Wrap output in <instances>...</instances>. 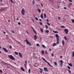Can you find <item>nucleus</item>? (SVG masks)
Wrapping results in <instances>:
<instances>
[{"instance_id": "c756f323", "label": "nucleus", "mask_w": 74, "mask_h": 74, "mask_svg": "<svg viewBox=\"0 0 74 74\" xmlns=\"http://www.w3.org/2000/svg\"><path fill=\"white\" fill-rule=\"evenodd\" d=\"M68 72H69V73H70V74H71V71H70V70H68Z\"/></svg>"}, {"instance_id": "7ed1b4c3", "label": "nucleus", "mask_w": 74, "mask_h": 74, "mask_svg": "<svg viewBox=\"0 0 74 74\" xmlns=\"http://www.w3.org/2000/svg\"><path fill=\"white\" fill-rule=\"evenodd\" d=\"M42 59H43V60H44V61H45V62L46 63H47V64H48V65L49 66H50V67L52 66L51 65V64H50V63H49V62H47V60H45V59L44 58L42 57Z\"/></svg>"}, {"instance_id": "a18cd8bd", "label": "nucleus", "mask_w": 74, "mask_h": 74, "mask_svg": "<svg viewBox=\"0 0 74 74\" xmlns=\"http://www.w3.org/2000/svg\"><path fill=\"white\" fill-rule=\"evenodd\" d=\"M73 3H69V5H72Z\"/></svg>"}, {"instance_id": "37998d69", "label": "nucleus", "mask_w": 74, "mask_h": 74, "mask_svg": "<svg viewBox=\"0 0 74 74\" xmlns=\"http://www.w3.org/2000/svg\"><path fill=\"white\" fill-rule=\"evenodd\" d=\"M4 9V10L3 11H6V10H7V9L6 8H3Z\"/></svg>"}, {"instance_id": "c03bdc74", "label": "nucleus", "mask_w": 74, "mask_h": 74, "mask_svg": "<svg viewBox=\"0 0 74 74\" xmlns=\"http://www.w3.org/2000/svg\"><path fill=\"white\" fill-rule=\"evenodd\" d=\"M24 65L25 67V69H27V67L26 66V64H24Z\"/></svg>"}, {"instance_id": "603ef678", "label": "nucleus", "mask_w": 74, "mask_h": 74, "mask_svg": "<svg viewBox=\"0 0 74 74\" xmlns=\"http://www.w3.org/2000/svg\"><path fill=\"white\" fill-rule=\"evenodd\" d=\"M32 3L33 4H34L35 3V2H34V1H32Z\"/></svg>"}, {"instance_id": "864d4df0", "label": "nucleus", "mask_w": 74, "mask_h": 74, "mask_svg": "<svg viewBox=\"0 0 74 74\" xmlns=\"http://www.w3.org/2000/svg\"><path fill=\"white\" fill-rule=\"evenodd\" d=\"M72 22L73 23H74V20H72Z\"/></svg>"}, {"instance_id": "bb28decb", "label": "nucleus", "mask_w": 74, "mask_h": 74, "mask_svg": "<svg viewBox=\"0 0 74 74\" xmlns=\"http://www.w3.org/2000/svg\"><path fill=\"white\" fill-rule=\"evenodd\" d=\"M33 31L36 34H37V32H36V31H35V30H34Z\"/></svg>"}, {"instance_id": "c85d7f7f", "label": "nucleus", "mask_w": 74, "mask_h": 74, "mask_svg": "<svg viewBox=\"0 0 74 74\" xmlns=\"http://www.w3.org/2000/svg\"><path fill=\"white\" fill-rule=\"evenodd\" d=\"M44 16L45 18H46V16H47V15L45 14V13L44 14Z\"/></svg>"}, {"instance_id": "4be33fe9", "label": "nucleus", "mask_w": 74, "mask_h": 74, "mask_svg": "<svg viewBox=\"0 0 74 74\" xmlns=\"http://www.w3.org/2000/svg\"><path fill=\"white\" fill-rule=\"evenodd\" d=\"M68 64L69 65V66H71V67H73V65H72V64L71 63H68Z\"/></svg>"}, {"instance_id": "ddd939ff", "label": "nucleus", "mask_w": 74, "mask_h": 74, "mask_svg": "<svg viewBox=\"0 0 74 74\" xmlns=\"http://www.w3.org/2000/svg\"><path fill=\"white\" fill-rule=\"evenodd\" d=\"M57 42H56V43L57 45H58L59 44V39H57Z\"/></svg>"}, {"instance_id": "3c124183", "label": "nucleus", "mask_w": 74, "mask_h": 74, "mask_svg": "<svg viewBox=\"0 0 74 74\" xmlns=\"http://www.w3.org/2000/svg\"><path fill=\"white\" fill-rule=\"evenodd\" d=\"M10 48V49H12V46H10V47H9Z\"/></svg>"}, {"instance_id": "6ab92c4d", "label": "nucleus", "mask_w": 74, "mask_h": 74, "mask_svg": "<svg viewBox=\"0 0 74 74\" xmlns=\"http://www.w3.org/2000/svg\"><path fill=\"white\" fill-rule=\"evenodd\" d=\"M56 43H53V44L52 45L53 47H55V46H56Z\"/></svg>"}, {"instance_id": "c9c22d12", "label": "nucleus", "mask_w": 74, "mask_h": 74, "mask_svg": "<svg viewBox=\"0 0 74 74\" xmlns=\"http://www.w3.org/2000/svg\"><path fill=\"white\" fill-rule=\"evenodd\" d=\"M54 64H55V65H56H56H57V63H56V62H54Z\"/></svg>"}, {"instance_id": "0e129e2a", "label": "nucleus", "mask_w": 74, "mask_h": 74, "mask_svg": "<svg viewBox=\"0 0 74 74\" xmlns=\"http://www.w3.org/2000/svg\"><path fill=\"white\" fill-rule=\"evenodd\" d=\"M39 20L41 22V21H42V20H41V19H39Z\"/></svg>"}, {"instance_id": "a19ab883", "label": "nucleus", "mask_w": 74, "mask_h": 74, "mask_svg": "<svg viewBox=\"0 0 74 74\" xmlns=\"http://www.w3.org/2000/svg\"><path fill=\"white\" fill-rule=\"evenodd\" d=\"M51 56L52 57H53L54 56V55H53V54L52 53L51 54Z\"/></svg>"}, {"instance_id": "473e14b6", "label": "nucleus", "mask_w": 74, "mask_h": 74, "mask_svg": "<svg viewBox=\"0 0 74 74\" xmlns=\"http://www.w3.org/2000/svg\"><path fill=\"white\" fill-rule=\"evenodd\" d=\"M64 39L65 40H67V38L66 37V36H64Z\"/></svg>"}, {"instance_id": "393cba45", "label": "nucleus", "mask_w": 74, "mask_h": 74, "mask_svg": "<svg viewBox=\"0 0 74 74\" xmlns=\"http://www.w3.org/2000/svg\"><path fill=\"white\" fill-rule=\"evenodd\" d=\"M40 31L42 32V33H43V29H42V28H41L40 29Z\"/></svg>"}, {"instance_id": "de8ad7c7", "label": "nucleus", "mask_w": 74, "mask_h": 74, "mask_svg": "<svg viewBox=\"0 0 74 74\" xmlns=\"http://www.w3.org/2000/svg\"><path fill=\"white\" fill-rule=\"evenodd\" d=\"M36 45L37 46H38V47H39V46H40V45H39L38 44H37Z\"/></svg>"}, {"instance_id": "a211bd4d", "label": "nucleus", "mask_w": 74, "mask_h": 74, "mask_svg": "<svg viewBox=\"0 0 74 74\" xmlns=\"http://www.w3.org/2000/svg\"><path fill=\"white\" fill-rule=\"evenodd\" d=\"M39 70H41V71H40V73H41V74L42 73V71H43L42 69L40 68L39 69Z\"/></svg>"}, {"instance_id": "5701e85b", "label": "nucleus", "mask_w": 74, "mask_h": 74, "mask_svg": "<svg viewBox=\"0 0 74 74\" xmlns=\"http://www.w3.org/2000/svg\"><path fill=\"white\" fill-rule=\"evenodd\" d=\"M38 66L37 64H35V67H38Z\"/></svg>"}, {"instance_id": "bf43d9fd", "label": "nucleus", "mask_w": 74, "mask_h": 74, "mask_svg": "<svg viewBox=\"0 0 74 74\" xmlns=\"http://www.w3.org/2000/svg\"><path fill=\"white\" fill-rule=\"evenodd\" d=\"M40 4L42 6V7H43V5H42V3H40Z\"/></svg>"}, {"instance_id": "4d7b16f0", "label": "nucleus", "mask_w": 74, "mask_h": 74, "mask_svg": "<svg viewBox=\"0 0 74 74\" xmlns=\"http://www.w3.org/2000/svg\"><path fill=\"white\" fill-rule=\"evenodd\" d=\"M64 8L65 9V10H66L67 9V8H66V7H64Z\"/></svg>"}, {"instance_id": "b1692460", "label": "nucleus", "mask_w": 74, "mask_h": 74, "mask_svg": "<svg viewBox=\"0 0 74 74\" xmlns=\"http://www.w3.org/2000/svg\"><path fill=\"white\" fill-rule=\"evenodd\" d=\"M14 53L16 54V55H18V52H16V51L14 52Z\"/></svg>"}, {"instance_id": "58836bf2", "label": "nucleus", "mask_w": 74, "mask_h": 74, "mask_svg": "<svg viewBox=\"0 0 74 74\" xmlns=\"http://www.w3.org/2000/svg\"><path fill=\"white\" fill-rule=\"evenodd\" d=\"M45 53H46V54H48V52L47 51H45Z\"/></svg>"}, {"instance_id": "052dcab7", "label": "nucleus", "mask_w": 74, "mask_h": 74, "mask_svg": "<svg viewBox=\"0 0 74 74\" xmlns=\"http://www.w3.org/2000/svg\"><path fill=\"white\" fill-rule=\"evenodd\" d=\"M31 27H32V29L33 31L34 30V28H33V27L32 26Z\"/></svg>"}, {"instance_id": "dca6fc26", "label": "nucleus", "mask_w": 74, "mask_h": 74, "mask_svg": "<svg viewBox=\"0 0 74 74\" xmlns=\"http://www.w3.org/2000/svg\"><path fill=\"white\" fill-rule=\"evenodd\" d=\"M53 33H58V32L57 31H55L53 30Z\"/></svg>"}, {"instance_id": "f3484780", "label": "nucleus", "mask_w": 74, "mask_h": 74, "mask_svg": "<svg viewBox=\"0 0 74 74\" xmlns=\"http://www.w3.org/2000/svg\"><path fill=\"white\" fill-rule=\"evenodd\" d=\"M1 11H4V8H1V9H0Z\"/></svg>"}, {"instance_id": "8fccbe9b", "label": "nucleus", "mask_w": 74, "mask_h": 74, "mask_svg": "<svg viewBox=\"0 0 74 74\" xmlns=\"http://www.w3.org/2000/svg\"><path fill=\"white\" fill-rule=\"evenodd\" d=\"M69 1H70V2H72V1L71 0H68Z\"/></svg>"}, {"instance_id": "0eeeda50", "label": "nucleus", "mask_w": 74, "mask_h": 74, "mask_svg": "<svg viewBox=\"0 0 74 74\" xmlns=\"http://www.w3.org/2000/svg\"><path fill=\"white\" fill-rule=\"evenodd\" d=\"M2 49L4 50V51L5 52H6V53L8 52V50H7V49H6L5 48L3 47Z\"/></svg>"}, {"instance_id": "9d476101", "label": "nucleus", "mask_w": 74, "mask_h": 74, "mask_svg": "<svg viewBox=\"0 0 74 74\" xmlns=\"http://www.w3.org/2000/svg\"><path fill=\"white\" fill-rule=\"evenodd\" d=\"M34 39L35 40H36L37 39V36L36 35H34Z\"/></svg>"}, {"instance_id": "2eb2a0df", "label": "nucleus", "mask_w": 74, "mask_h": 74, "mask_svg": "<svg viewBox=\"0 0 74 74\" xmlns=\"http://www.w3.org/2000/svg\"><path fill=\"white\" fill-rule=\"evenodd\" d=\"M41 53L43 55H44V50H42L41 51Z\"/></svg>"}, {"instance_id": "2f4dec72", "label": "nucleus", "mask_w": 74, "mask_h": 74, "mask_svg": "<svg viewBox=\"0 0 74 74\" xmlns=\"http://www.w3.org/2000/svg\"><path fill=\"white\" fill-rule=\"evenodd\" d=\"M45 32H46V33H49V30H46L45 31Z\"/></svg>"}, {"instance_id": "1a4fd4ad", "label": "nucleus", "mask_w": 74, "mask_h": 74, "mask_svg": "<svg viewBox=\"0 0 74 74\" xmlns=\"http://www.w3.org/2000/svg\"><path fill=\"white\" fill-rule=\"evenodd\" d=\"M56 37L57 38V40L59 39V35L57 34H56L55 35Z\"/></svg>"}, {"instance_id": "338daca9", "label": "nucleus", "mask_w": 74, "mask_h": 74, "mask_svg": "<svg viewBox=\"0 0 74 74\" xmlns=\"http://www.w3.org/2000/svg\"><path fill=\"white\" fill-rule=\"evenodd\" d=\"M12 32L13 33H14V31H12Z\"/></svg>"}, {"instance_id": "79ce46f5", "label": "nucleus", "mask_w": 74, "mask_h": 74, "mask_svg": "<svg viewBox=\"0 0 74 74\" xmlns=\"http://www.w3.org/2000/svg\"><path fill=\"white\" fill-rule=\"evenodd\" d=\"M42 46L43 47V48H45V45H42Z\"/></svg>"}, {"instance_id": "aec40b11", "label": "nucleus", "mask_w": 74, "mask_h": 74, "mask_svg": "<svg viewBox=\"0 0 74 74\" xmlns=\"http://www.w3.org/2000/svg\"><path fill=\"white\" fill-rule=\"evenodd\" d=\"M37 10L38 11L39 13H41V10L40 9H38Z\"/></svg>"}, {"instance_id": "9b49d317", "label": "nucleus", "mask_w": 74, "mask_h": 74, "mask_svg": "<svg viewBox=\"0 0 74 74\" xmlns=\"http://www.w3.org/2000/svg\"><path fill=\"white\" fill-rule=\"evenodd\" d=\"M18 53L19 56L21 58H22V55L21 53L19 52Z\"/></svg>"}, {"instance_id": "5fc2aeb1", "label": "nucleus", "mask_w": 74, "mask_h": 74, "mask_svg": "<svg viewBox=\"0 0 74 74\" xmlns=\"http://www.w3.org/2000/svg\"><path fill=\"white\" fill-rule=\"evenodd\" d=\"M21 23H20V22H18V25H21Z\"/></svg>"}, {"instance_id": "13d9d810", "label": "nucleus", "mask_w": 74, "mask_h": 74, "mask_svg": "<svg viewBox=\"0 0 74 74\" xmlns=\"http://www.w3.org/2000/svg\"><path fill=\"white\" fill-rule=\"evenodd\" d=\"M26 32H27V34H29V32H27V30H26Z\"/></svg>"}, {"instance_id": "f257e3e1", "label": "nucleus", "mask_w": 74, "mask_h": 74, "mask_svg": "<svg viewBox=\"0 0 74 74\" xmlns=\"http://www.w3.org/2000/svg\"><path fill=\"white\" fill-rule=\"evenodd\" d=\"M8 56L9 58H10V59H12V60H15V58H14V56H12V55H8Z\"/></svg>"}, {"instance_id": "e2e57ef3", "label": "nucleus", "mask_w": 74, "mask_h": 74, "mask_svg": "<svg viewBox=\"0 0 74 74\" xmlns=\"http://www.w3.org/2000/svg\"><path fill=\"white\" fill-rule=\"evenodd\" d=\"M68 6L69 8H70V6H71L70 5H68Z\"/></svg>"}, {"instance_id": "f704fd0d", "label": "nucleus", "mask_w": 74, "mask_h": 74, "mask_svg": "<svg viewBox=\"0 0 74 74\" xmlns=\"http://www.w3.org/2000/svg\"><path fill=\"white\" fill-rule=\"evenodd\" d=\"M47 25H49V26H51V24H50L49 23H48V22H47Z\"/></svg>"}, {"instance_id": "423d86ee", "label": "nucleus", "mask_w": 74, "mask_h": 74, "mask_svg": "<svg viewBox=\"0 0 74 74\" xmlns=\"http://www.w3.org/2000/svg\"><path fill=\"white\" fill-rule=\"evenodd\" d=\"M59 62L60 63V66L62 67V64H63V63H64L63 61L62 60H60Z\"/></svg>"}, {"instance_id": "49530a36", "label": "nucleus", "mask_w": 74, "mask_h": 74, "mask_svg": "<svg viewBox=\"0 0 74 74\" xmlns=\"http://www.w3.org/2000/svg\"><path fill=\"white\" fill-rule=\"evenodd\" d=\"M35 18L36 19V20L37 21H38V18H37V17H35Z\"/></svg>"}, {"instance_id": "4468645a", "label": "nucleus", "mask_w": 74, "mask_h": 74, "mask_svg": "<svg viewBox=\"0 0 74 74\" xmlns=\"http://www.w3.org/2000/svg\"><path fill=\"white\" fill-rule=\"evenodd\" d=\"M21 69L22 70V71H25V69L23 68V67H21Z\"/></svg>"}, {"instance_id": "69168bd1", "label": "nucleus", "mask_w": 74, "mask_h": 74, "mask_svg": "<svg viewBox=\"0 0 74 74\" xmlns=\"http://www.w3.org/2000/svg\"><path fill=\"white\" fill-rule=\"evenodd\" d=\"M46 21H47V22H49V20L48 19H46Z\"/></svg>"}, {"instance_id": "a878e982", "label": "nucleus", "mask_w": 74, "mask_h": 74, "mask_svg": "<svg viewBox=\"0 0 74 74\" xmlns=\"http://www.w3.org/2000/svg\"><path fill=\"white\" fill-rule=\"evenodd\" d=\"M31 72V69H29L28 70V73H30V72Z\"/></svg>"}, {"instance_id": "cd10ccee", "label": "nucleus", "mask_w": 74, "mask_h": 74, "mask_svg": "<svg viewBox=\"0 0 74 74\" xmlns=\"http://www.w3.org/2000/svg\"><path fill=\"white\" fill-rule=\"evenodd\" d=\"M60 27H61V28H64L65 27V26H61Z\"/></svg>"}, {"instance_id": "f03ea898", "label": "nucleus", "mask_w": 74, "mask_h": 74, "mask_svg": "<svg viewBox=\"0 0 74 74\" xmlns=\"http://www.w3.org/2000/svg\"><path fill=\"white\" fill-rule=\"evenodd\" d=\"M26 40H24V41L26 42L27 44H29V45L30 46H32V44H31V43L29 42V41H28V40H27V39H26Z\"/></svg>"}, {"instance_id": "412c9836", "label": "nucleus", "mask_w": 74, "mask_h": 74, "mask_svg": "<svg viewBox=\"0 0 74 74\" xmlns=\"http://www.w3.org/2000/svg\"><path fill=\"white\" fill-rule=\"evenodd\" d=\"M40 17L42 19H43V14H41L40 15Z\"/></svg>"}, {"instance_id": "680f3d73", "label": "nucleus", "mask_w": 74, "mask_h": 74, "mask_svg": "<svg viewBox=\"0 0 74 74\" xmlns=\"http://www.w3.org/2000/svg\"><path fill=\"white\" fill-rule=\"evenodd\" d=\"M25 63L26 64H27V61L26 60V61H25Z\"/></svg>"}, {"instance_id": "ea45409f", "label": "nucleus", "mask_w": 74, "mask_h": 74, "mask_svg": "<svg viewBox=\"0 0 74 74\" xmlns=\"http://www.w3.org/2000/svg\"><path fill=\"white\" fill-rule=\"evenodd\" d=\"M72 56L73 57H74V51H73L72 53Z\"/></svg>"}, {"instance_id": "72a5a7b5", "label": "nucleus", "mask_w": 74, "mask_h": 74, "mask_svg": "<svg viewBox=\"0 0 74 74\" xmlns=\"http://www.w3.org/2000/svg\"><path fill=\"white\" fill-rule=\"evenodd\" d=\"M45 27L46 29H48V27L47 25H45Z\"/></svg>"}, {"instance_id": "7c9ffc66", "label": "nucleus", "mask_w": 74, "mask_h": 74, "mask_svg": "<svg viewBox=\"0 0 74 74\" xmlns=\"http://www.w3.org/2000/svg\"><path fill=\"white\" fill-rule=\"evenodd\" d=\"M67 68L68 69H69V70H70L71 69V68H70V66H67Z\"/></svg>"}, {"instance_id": "e433bc0d", "label": "nucleus", "mask_w": 74, "mask_h": 74, "mask_svg": "<svg viewBox=\"0 0 74 74\" xmlns=\"http://www.w3.org/2000/svg\"><path fill=\"white\" fill-rule=\"evenodd\" d=\"M10 1H11V3H12V4H14V1H13L12 0H10Z\"/></svg>"}, {"instance_id": "6e6552de", "label": "nucleus", "mask_w": 74, "mask_h": 74, "mask_svg": "<svg viewBox=\"0 0 74 74\" xmlns=\"http://www.w3.org/2000/svg\"><path fill=\"white\" fill-rule=\"evenodd\" d=\"M44 70L45 71H46V72H47L48 71V69L46 67H45L44 68Z\"/></svg>"}, {"instance_id": "f8f14e48", "label": "nucleus", "mask_w": 74, "mask_h": 74, "mask_svg": "<svg viewBox=\"0 0 74 74\" xmlns=\"http://www.w3.org/2000/svg\"><path fill=\"white\" fill-rule=\"evenodd\" d=\"M62 43L63 45H64V44H65V42H64V40H62Z\"/></svg>"}, {"instance_id": "4c0bfd02", "label": "nucleus", "mask_w": 74, "mask_h": 74, "mask_svg": "<svg viewBox=\"0 0 74 74\" xmlns=\"http://www.w3.org/2000/svg\"><path fill=\"white\" fill-rule=\"evenodd\" d=\"M39 23L40 25H42V22H39Z\"/></svg>"}, {"instance_id": "20e7f679", "label": "nucleus", "mask_w": 74, "mask_h": 74, "mask_svg": "<svg viewBox=\"0 0 74 74\" xmlns=\"http://www.w3.org/2000/svg\"><path fill=\"white\" fill-rule=\"evenodd\" d=\"M25 10L24 8H23L21 11V14L23 15H25Z\"/></svg>"}, {"instance_id": "774afa93", "label": "nucleus", "mask_w": 74, "mask_h": 74, "mask_svg": "<svg viewBox=\"0 0 74 74\" xmlns=\"http://www.w3.org/2000/svg\"><path fill=\"white\" fill-rule=\"evenodd\" d=\"M8 22H11V21H10V20H8Z\"/></svg>"}, {"instance_id": "39448f33", "label": "nucleus", "mask_w": 74, "mask_h": 74, "mask_svg": "<svg viewBox=\"0 0 74 74\" xmlns=\"http://www.w3.org/2000/svg\"><path fill=\"white\" fill-rule=\"evenodd\" d=\"M64 31L66 34H68V33H69V30L67 29H64Z\"/></svg>"}, {"instance_id": "6e6d98bb", "label": "nucleus", "mask_w": 74, "mask_h": 74, "mask_svg": "<svg viewBox=\"0 0 74 74\" xmlns=\"http://www.w3.org/2000/svg\"><path fill=\"white\" fill-rule=\"evenodd\" d=\"M17 19H16V20H17V21H18L19 20V18H18V17H17Z\"/></svg>"}, {"instance_id": "09e8293b", "label": "nucleus", "mask_w": 74, "mask_h": 74, "mask_svg": "<svg viewBox=\"0 0 74 74\" xmlns=\"http://www.w3.org/2000/svg\"><path fill=\"white\" fill-rule=\"evenodd\" d=\"M0 72H1V73H3V71H1V70H0Z\"/></svg>"}]
</instances>
